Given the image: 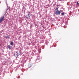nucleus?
Wrapping results in <instances>:
<instances>
[{"mask_svg":"<svg viewBox=\"0 0 79 79\" xmlns=\"http://www.w3.org/2000/svg\"><path fill=\"white\" fill-rule=\"evenodd\" d=\"M77 5H78V6H79V2H77Z\"/></svg>","mask_w":79,"mask_h":79,"instance_id":"8","label":"nucleus"},{"mask_svg":"<svg viewBox=\"0 0 79 79\" xmlns=\"http://www.w3.org/2000/svg\"><path fill=\"white\" fill-rule=\"evenodd\" d=\"M61 14L62 16H64V12L62 13Z\"/></svg>","mask_w":79,"mask_h":79,"instance_id":"4","label":"nucleus"},{"mask_svg":"<svg viewBox=\"0 0 79 79\" xmlns=\"http://www.w3.org/2000/svg\"><path fill=\"white\" fill-rule=\"evenodd\" d=\"M9 36H6V37H5V38H6V39H8V38H9Z\"/></svg>","mask_w":79,"mask_h":79,"instance_id":"5","label":"nucleus"},{"mask_svg":"<svg viewBox=\"0 0 79 79\" xmlns=\"http://www.w3.org/2000/svg\"><path fill=\"white\" fill-rule=\"evenodd\" d=\"M58 10V7H56V9H55V10H57H57Z\"/></svg>","mask_w":79,"mask_h":79,"instance_id":"7","label":"nucleus"},{"mask_svg":"<svg viewBox=\"0 0 79 79\" xmlns=\"http://www.w3.org/2000/svg\"><path fill=\"white\" fill-rule=\"evenodd\" d=\"M14 44V43H13V42H11V43H10V45H13Z\"/></svg>","mask_w":79,"mask_h":79,"instance_id":"6","label":"nucleus"},{"mask_svg":"<svg viewBox=\"0 0 79 79\" xmlns=\"http://www.w3.org/2000/svg\"><path fill=\"white\" fill-rule=\"evenodd\" d=\"M4 20V16H2L0 18V23H1Z\"/></svg>","mask_w":79,"mask_h":79,"instance_id":"2","label":"nucleus"},{"mask_svg":"<svg viewBox=\"0 0 79 79\" xmlns=\"http://www.w3.org/2000/svg\"><path fill=\"white\" fill-rule=\"evenodd\" d=\"M7 47L9 49H11V46L10 45L7 46Z\"/></svg>","mask_w":79,"mask_h":79,"instance_id":"3","label":"nucleus"},{"mask_svg":"<svg viewBox=\"0 0 79 79\" xmlns=\"http://www.w3.org/2000/svg\"><path fill=\"white\" fill-rule=\"evenodd\" d=\"M61 14V11L57 10L55 12V15H60Z\"/></svg>","mask_w":79,"mask_h":79,"instance_id":"1","label":"nucleus"}]
</instances>
